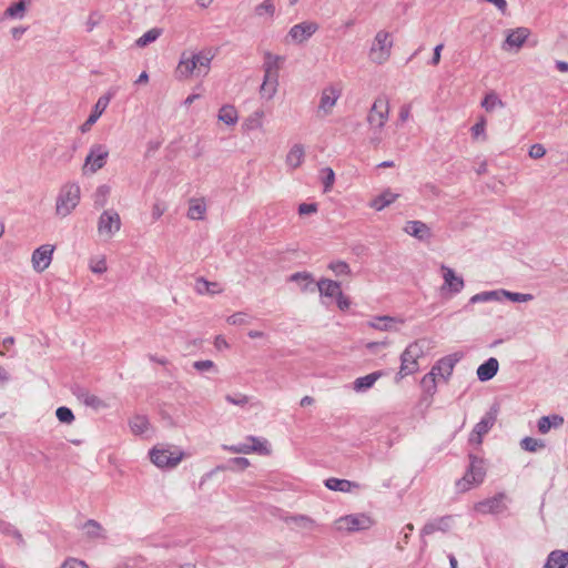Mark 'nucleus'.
Listing matches in <instances>:
<instances>
[{"instance_id":"nucleus-1","label":"nucleus","mask_w":568,"mask_h":568,"mask_svg":"<svg viewBox=\"0 0 568 568\" xmlns=\"http://www.w3.org/2000/svg\"><path fill=\"white\" fill-rule=\"evenodd\" d=\"M215 53L213 49L206 48L195 51H184L181 53L175 73L179 79H189L192 75L205 77L210 72L211 62Z\"/></svg>"},{"instance_id":"nucleus-2","label":"nucleus","mask_w":568,"mask_h":568,"mask_svg":"<svg viewBox=\"0 0 568 568\" xmlns=\"http://www.w3.org/2000/svg\"><path fill=\"white\" fill-rule=\"evenodd\" d=\"M389 101L386 97L375 99L367 113V123L371 132V143L378 145L382 142V131L389 118Z\"/></svg>"},{"instance_id":"nucleus-3","label":"nucleus","mask_w":568,"mask_h":568,"mask_svg":"<svg viewBox=\"0 0 568 568\" xmlns=\"http://www.w3.org/2000/svg\"><path fill=\"white\" fill-rule=\"evenodd\" d=\"M283 62L284 58L281 55L273 54L268 51L264 53V79L260 89L263 97L272 99L275 95L278 85V72Z\"/></svg>"},{"instance_id":"nucleus-4","label":"nucleus","mask_w":568,"mask_h":568,"mask_svg":"<svg viewBox=\"0 0 568 568\" xmlns=\"http://www.w3.org/2000/svg\"><path fill=\"white\" fill-rule=\"evenodd\" d=\"M81 197L80 185L75 182L63 184L55 200V214L60 217H67L79 205Z\"/></svg>"},{"instance_id":"nucleus-5","label":"nucleus","mask_w":568,"mask_h":568,"mask_svg":"<svg viewBox=\"0 0 568 568\" xmlns=\"http://www.w3.org/2000/svg\"><path fill=\"white\" fill-rule=\"evenodd\" d=\"M392 48L393 40L390 33L385 30L378 31L368 52L369 60L379 65L384 64L390 58Z\"/></svg>"},{"instance_id":"nucleus-6","label":"nucleus","mask_w":568,"mask_h":568,"mask_svg":"<svg viewBox=\"0 0 568 568\" xmlns=\"http://www.w3.org/2000/svg\"><path fill=\"white\" fill-rule=\"evenodd\" d=\"M183 457L184 453L179 448L155 446L150 450V459L159 468H174Z\"/></svg>"},{"instance_id":"nucleus-7","label":"nucleus","mask_w":568,"mask_h":568,"mask_svg":"<svg viewBox=\"0 0 568 568\" xmlns=\"http://www.w3.org/2000/svg\"><path fill=\"white\" fill-rule=\"evenodd\" d=\"M470 464L465 476L456 483L459 491H467L471 486L483 483L485 478V468L483 459H479L473 455L469 456Z\"/></svg>"},{"instance_id":"nucleus-8","label":"nucleus","mask_w":568,"mask_h":568,"mask_svg":"<svg viewBox=\"0 0 568 568\" xmlns=\"http://www.w3.org/2000/svg\"><path fill=\"white\" fill-rule=\"evenodd\" d=\"M343 88L339 83H329L321 91L320 103L317 105V115L327 116L333 112L338 99L342 95Z\"/></svg>"},{"instance_id":"nucleus-9","label":"nucleus","mask_w":568,"mask_h":568,"mask_svg":"<svg viewBox=\"0 0 568 568\" xmlns=\"http://www.w3.org/2000/svg\"><path fill=\"white\" fill-rule=\"evenodd\" d=\"M424 354V347L420 342L409 344L400 355L399 374L407 376L418 369V358Z\"/></svg>"},{"instance_id":"nucleus-10","label":"nucleus","mask_w":568,"mask_h":568,"mask_svg":"<svg viewBox=\"0 0 568 568\" xmlns=\"http://www.w3.org/2000/svg\"><path fill=\"white\" fill-rule=\"evenodd\" d=\"M109 158V150L103 144H93L88 155L85 156L83 164V173L87 172L95 173L106 164Z\"/></svg>"},{"instance_id":"nucleus-11","label":"nucleus","mask_w":568,"mask_h":568,"mask_svg":"<svg viewBox=\"0 0 568 568\" xmlns=\"http://www.w3.org/2000/svg\"><path fill=\"white\" fill-rule=\"evenodd\" d=\"M498 410L499 407L497 405L491 406V408L485 414V416L475 425L469 436L470 443L476 445L481 444L483 436L487 434L496 423Z\"/></svg>"},{"instance_id":"nucleus-12","label":"nucleus","mask_w":568,"mask_h":568,"mask_svg":"<svg viewBox=\"0 0 568 568\" xmlns=\"http://www.w3.org/2000/svg\"><path fill=\"white\" fill-rule=\"evenodd\" d=\"M121 229V219L116 211H104L98 222V231L101 235L111 239Z\"/></svg>"},{"instance_id":"nucleus-13","label":"nucleus","mask_w":568,"mask_h":568,"mask_svg":"<svg viewBox=\"0 0 568 568\" xmlns=\"http://www.w3.org/2000/svg\"><path fill=\"white\" fill-rule=\"evenodd\" d=\"M458 361L459 356L457 354H452L440 358L423 381L426 382L427 378H430V381L434 382L436 376L446 381L453 374L454 367Z\"/></svg>"},{"instance_id":"nucleus-14","label":"nucleus","mask_w":568,"mask_h":568,"mask_svg":"<svg viewBox=\"0 0 568 568\" xmlns=\"http://www.w3.org/2000/svg\"><path fill=\"white\" fill-rule=\"evenodd\" d=\"M372 525V520L368 516L359 514V515H348L341 517L336 520V527L338 530L345 531H358L368 529Z\"/></svg>"},{"instance_id":"nucleus-15","label":"nucleus","mask_w":568,"mask_h":568,"mask_svg":"<svg viewBox=\"0 0 568 568\" xmlns=\"http://www.w3.org/2000/svg\"><path fill=\"white\" fill-rule=\"evenodd\" d=\"M320 26L315 21H303L294 24L287 34V38L296 44L307 41L317 30Z\"/></svg>"},{"instance_id":"nucleus-16","label":"nucleus","mask_w":568,"mask_h":568,"mask_svg":"<svg viewBox=\"0 0 568 568\" xmlns=\"http://www.w3.org/2000/svg\"><path fill=\"white\" fill-rule=\"evenodd\" d=\"M53 252L54 246L51 244H43L36 248L31 257L33 270L38 273L45 271L52 262Z\"/></svg>"},{"instance_id":"nucleus-17","label":"nucleus","mask_w":568,"mask_h":568,"mask_svg":"<svg viewBox=\"0 0 568 568\" xmlns=\"http://www.w3.org/2000/svg\"><path fill=\"white\" fill-rule=\"evenodd\" d=\"M506 495L499 493L491 498H487L476 504L475 509L480 514H500L506 510L505 504Z\"/></svg>"},{"instance_id":"nucleus-18","label":"nucleus","mask_w":568,"mask_h":568,"mask_svg":"<svg viewBox=\"0 0 568 568\" xmlns=\"http://www.w3.org/2000/svg\"><path fill=\"white\" fill-rule=\"evenodd\" d=\"M444 285L442 290L448 288L452 294H458L463 291L465 282L462 276L456 275L455 271L446 265H442Z\"/></svg>"},{"instance_id":"nucleus-19","label":"nucleus","mask_w":568,"mask_h":568,"mask_svg":"<svg viewBox=\"0 0 568 568\" xmlns=\"http://www.w3.org/2000/svg\"><path fill=\"white\" fill-rule=\"evenodd\" d=\"M112 98H113V93L108 92L106 94H104L98 99L91 114L89 115L87 121L81 125L82 132H87L88 130H90V128L98 121V119L102 115V113L108 108Z\"/></svg>"},{"instance_id":"nucleus-20","label":"nucleus","mask_w":568,"mask_h":568,"mask_svg":"<svg viewBox=\"0 0 568 568\" xmlns=\"http://www.w3.org/2000/svg\"><path fill=\"white\" fill-rule=\"evenodd\" d=\"M404 231L419 241H429L433 236L429 226L422 221H408Z\"/></svg>"},{"instance_id":"nucleus-21","label":"nucleus","mask_w":568,"mask_h":568,"mask_svg":"<svg viewBox=\"0 0 568 568\" xmlns=\"http://www.w3.org/2000/svg\"><path fill=\"white\" fill-rule=\"evenodd\" d=\"M452 516H444L432 521H428L424 525L420 530V536L425 537L432 535L436 531L446 532L450 528Z\"/></svg>"},{"instance_id":"nucleus-22","label":"nucleus","mask_w":568,"mask_h":568,"mask_svg":"<svg viewBox=\"0 0 568 568\" xmlns=\"http://www.w3.org/2000/svg\"><path fill=\"white\" fill-rule=\"evenodd\" d=\"M321 296L336 298L342 293L341 284L328 278H321L317 283Z\"/></svg>"},{"instance_id":"nucleus-23","label":"nucleus","mask_w":568,"mask_h":568,"mask_svg":"<svg viewBox=\"0 0 568 568\" xmlns=\"http://www.w3.org/2000/svg\"><path fill=\"white\" fill-rule=\"evenodd\" d=\"M499 364L495 357L488 358L484 364L477 368V377L480 382L491 379L498 372Z\"/></svg>"},{"instance_id":"nucleus-24","label":"nucleus","mask_w":568,"mask_h":568,"mask_svg":"<svg viewBox=\"0 0 568 568\" xmlns=\"http://www.w3.org/2000/svg\"><path fill=\"white\" fill-rule=\"evenodd\" d=\"M305 158V149L302 144H294L286 154L285 163L291 169H297L302 165Z\"/></svg>"},{"instance_id":"nucleus-25","label":"nucleus","mask_w":568,"mask_h":568,"mask_svg":"<svg viewBox=\"0 0 568 568\" xmlns=\"http://www.w3.org/2000/svg\"><path fill=\"white\" fill-rule=\"evenodd\" d=\"M544 568H568V551L552 550L548 555Z\"/></svg>"},{"instance_id":"nucleus-26","label":"nucleus","mask_w":568,"mask_h":568,"mask_svg":"<svg viewBox=\"0 0 568 568\" xmlns=\"http://www.w3.org/2000/svg\"><path fill=\"white\" fill-rule=\"evenodd\" d=\"M383 375L382 372H373L368 375L358 377L353 383V389L357 393L365 392L374 386L376 381Z\"/></svg>"},{"instance_id":"nucleus-27","label":"nucleus","mask_w":568,"mask_h":568,"mask_svg":"<svg viewBox=\"0 0 568 568\" xmlns=\"http://www.w3.org/2000/svg\"><path fill=\"white\" fill-rule=\"evenodd\" d=\"M528 37L529 30L527 28H517L515 30L509 31L505 40V44L508 47L520 48Z\"/></svg>"},{"instance_id":"nucleus-28","label":"nucleus","mask_w":568,"mask_h":568,"mask_svg":"<svg viewBox=\"0 0 568 568\" xmlns=\"http://www.w3.org/2000/svg\"><path fill=\"white\" fill-rule=\"evenodd\" d=\"M325 486L334 491H343L349 493L353 488H358L359 485L357 483L347 480V479H338L331 477L325 480Z\"/></svg>"},{"instance_id":"nucleus-29","label":"nucleus","mask_w":568,"mask_h":568,"mask_svg":"<svg viewBox=\"0 0 568 568\" xmlns=\"http://www.w3.org/2000/svg\"><path fill=\"white\" fill-rule=\"evenodd\" d=\"M564 424V418L559 415L542 416L539 418L537 427L540 434H547L552 427L558 428Z\"/></svg>"},{"instance_id":"nucleus-30","label":"nucleus","mask_w":568,"mask_h":568,"mask_svg":"<svg viewBox=\"0 0 568 568\" xmlns=\"http://www.w3.org/2000/svg\"><path fill=\"white\" fill-rule=\"evenodd\" d=\"M403 323L402 320H397L392 316H377L373 321L368 322V326L378 331H393L396 329L394 324Z\"/></svg>"},{"instance_id":"nucleus-31","label":"nucleus","mask_w":568,"mask_h":568,"mask_svg":"<svg viewBox=\"0 0 568 568\" xmlns=\"http://www.w3.org/2000/svg\"><path fill=\"white\" fill-rule=\"evenodd\" d=\"M217 119L226 125H234L239 121V113L234 105L225 104L219 110Z\"/></svg>"},{"instance_id":"nucleus-32","label":"nucleus","mask_w":568,"mask_h":568,"mask_svg":"<svg viewBox=\"0 0 568 568\" xmlns=\"http://www.w3.org/2000/svg\"><path fill=\"white\" fill-rule=\"evenodd\" d=\"M224 448L234 454H251L258 453L261 455H268L271 449H265L264 446L260 447H251L247 443H241L232 446H224Z\"/></svg>"},{"instance_id":"nucleus-33","label":"nucleus","mask_w":568,"mask_h":568,"mask_svg":"<svg viewBox=\"0 0 568 568\" xmlns=\"http://www.w3.org/2000/svg\"><path fill=\"white\" fill-rule=\"evenodd\" d=\"M82 529L84 530L87 537L91 539H104V529L103 527L94 519H89L82 525Z\"/></svg>"},{"instance_id":"nucleus-34","label":"nucleus","mask_w":568,"mask_h":568,"mask_svg":"<svg viewBox=\"0 0 568 568\" xmlns=\"http://www.w3.org/2000/svg\"><path fill=\"white\" fill-rule=\"evenodd\" d=\"M264 111L256 110L250 114L243 122L242 126L245 131H255L263 128Z\"/></svg>"},{"instance_id":"nucleus-35","label":"nucleus","mask_w":568,"mask_h":568,"mask_svg":"<svg viewBox=\"0 0 568 568\" xmlns=\"http://www.w3.org/2000/svg\"><path fill=\"white\" fill-rule=\"evenodd\" d=\"M206 205L201 199H192L187 210V216L191 220H203L205 217Z\"/></svg>"},{"instance_id":"nucleus-36","label":"nucleus","mask_w":568,"mask_h":568,"mask_svg":"<svg viewBox=\"0 0 568 568\" xmlns=\"http://www.w3.org/2000/svg\"><path fill=\"white\" fill-rule=\"evenodd\" d=\"M27 10V0H19L16 3L10 4L4 13L3 17L8 19H22L26 14Z\"/></svg>"},{"instance_id":"nucleus-37","label":"nucleus","mask_w":568,"mask_h":568,"mask_svg":"<svg viewBox=\"0 0 568 568\" xmlns=\"http://www.w3.org/2000/svg\"><path fill=\"white\" fill-rule=\"evenodd\" d=\"M254 13L256 17L272 20L275 14V4L272 0H264L254 8Z\"/></svg>"},{"instance_id":"nucleus-38","label":"nucleus","mask_w":568,"mask_h":568,"mask_svg":"<svg viewBox=\"0 0 568 568\" xmlns=\"http://www.w3.org/2000/svg\"><path fill=\"white\" fill-rule=\"evenodd\" d=\"M285 521L287 524H294L297 528L304 530H313L316 526L315 521L305 515L291 516L287 517Z\"/></svg>"},{"instance_id":"nucleus-39","label":"nucleus","mask_w":568,"mask_h":568,"mask_svg":"<svg viewBox=\"0 0 568 568\" xmlns=\"http://www.w3.org/2000/svg\"><path fill=\"white\" fill-rule=\"evenodd\" d=\"M290 281L297 283L303 292H307L314 283L313 275L307 272H296L290 276Z\"/></svg>"},{"instance_id":"nucleus-40","label":"nucleus","mask_w":568,"mask_h":568,"mask_svg":"<svg viewBox=\"0 0 568 568\" xmlns=\"http://www.w3.org/2000/svg\"><path fill=\"white\" fill-rule=\"evenodd\" d=\"M396 197L397 195L389 191L384 192L371 202V207L375 209L376 211H382L383 209L392 204L396 200Z\"/></svg>"},{"instance_id":"nucleus-41","label":"nucleus","mask_w":568,"mask_h":568,"mask_svg":"<svg viewBox=\"0 0 568 568\" xmlns=\"http://www.w3.org/2000/svg\"><path fill=\"white\" fill-rule=\"evenodd\" d=\"M481 106L487 111L491 112L498 108H504L505 103L503 100L494 92H489L485 95L481 101Z\"/></svg>"},{"instance_id":"nucleus-42","label":"nucleus","mask_w":568,"mask_h":568,"mask_svg":"<svg viewBox=\"0 0 568 568\" xmlns=\"http://www.w3.org/2000/svg\"><path fill=\"white\" fill-rule=\"evenodd\" d=\"M77 396L84 405L95 409L104 406L103 402L98 396L90 394L87 390L81 389L79 393H77Z\"/></svg>"},{"instance_id":"nucleus-43","label":"nucleus","mask_w":568,"mask_h":568,"mask_svg":"<svg viewBox=\"0 0 568 568\" xmlns=\"http://www.w3.org/2000/svg\"><path fill=\"white\" fill-rule=\"evenodd\" d=\"M162 34V30L159 28H152L148 30L143 36H141L136 41L135 44L140 48H144L149 45L150 43L158 40V38Z\"/></svg>"},{"instance_id":"nucleus-44","label":"nucleus","mask_w":568,"mask_h":568,"mask_svg":"<svg viewBox=\"0 0 568 568\" xmlns=\"http://www.w3.org/2000/svg\"><path fill=\"white\" fill-rule=\"evenodd\" d=\"M499 300H500V292L487 291V292H480V293L473 295L469 300V303L476 304V303H484V302L499 301Z\"/></svg>"},{"instance_id":"nucleus-45","label":"nucleus","mask_w":568,"mask_h":568,"mask_svg":"<svg viewBox=\"0 0 568 568\" xmlns=\"http://www.w3.org/2000/svg\"><path fill=\"white\" fill-rule=\"evenodd\" d=\"M520 447L526 452L535 453L542 449L545 447V443L541 439L525 437L520 440Z\"/></svg>"},{"instance_id":"nucleus-46","label":"nucleus","mask_w":568,"mask_h":568,"mask_svg":"<svg viewBox=\"0 0 568 568\" xmlns=\"http://www.w3.org/2000/svg\"><path fill=\"white\" fill-rule=\"evenodd\" d=\"M148 426H149V420L144 416H134L130 420L131 430L136 435L143 434L148 429Z\"/></svg>"},{"instance_id":"nucleus-47","label":"nucleus","mask_w":568,"mask_h":568,"mask_svg":"<svg viewBox=\"0 0 568 568\" xmlns=\"http://www.w3.org/2000/svg\"><path fill=\"white\" fill-rule=\"evenodd\" d=\"M498 292H500V296H505L506 298L515 303L529 302L534 298L531 294L515 293L506 290H498Z\"/></svg>"},{"instance_id":"nucleus-48","label":"nucleus","mask_w":568,"mask_h":568,"mask_svg":"<svg viewBox=\"0 0 568 568\" xmlns=\"http://www.w3.org/2000/svg\"><path fill=\"white\" fill-rule=\"evenodd\" d=\"M328 268L336 275H351L352 271L349 265L344 261H333L328 264Z\"/></svg>"},{"instance_id":"nucleus-49","label":"nucleus","mask_w":568,"mask_h":568,"mask_svg":"<svg viewBox=\"0 0 568 568\" xmlns=\"http://www.w3.org/2000/svg\"><path fill=\"white\" fill-rule=\"evenodd\" d=\"M217 284L213 282H209L204 277H199L195 283V291L199 294H205V293H212L214 294L215 291L212 287H215Z\"/></svg>"},{"instance_id":"nucleus-50","label":"nucleus","mask_w":568,"mask_h":568,"mask_svg":"<svg viewBox=\"0 0 568 568\" xmlns=\"http://www.w3.org/2000/svg\"><path fill=\"white\" fill-rule=\"evenodd\" d=\"M110 193V187L108 185H101L97 189L94 194V204L97 206H104L106 203V197Z\"/></svg>"},{"instance_id":"nucleus-51","label":"nucleus","mask_w":568,"mask_h":568,"mask_svg":"<svg viewBox=\"0 0 568 568\" xmlns=\"http://www.w3.org/2000/svg\"><path fill=\"white\" fill-rule=\"evenodd\" d=\"M55 416L61 423L71 424L74 420L72 410L65 406H61L55 410Z\"/></svg>"},{"instance_id":"nucleus-52","label":"nucleus","mask_w":568,"mask_h":568,"mask_svg":"<svg viewBox=\"0 0 568 568\" xmlns=\"http://www.w3.org/2000/svg\"><path fill=\"white\" fill-rule=\"evenodd\" d=\"M225 400L230 404L244 407L245 405H247L250 403V397L247 395H244L241 393H237L234 395L227 394L225 396Z\"/></svg>"},{"instance_id":"nucleus-53","label":"nucleus","mask_w":568,"mask_h":568,"mask_svg":"<svg viewBox=\"0 0 568 568\" xmlns=\"http://www.w3.org/2000/svg\"><path fill=\"white\" fill-rule=\"evenodd\" d=\"M486 119L481 116L473 126H471V135L474 139H478L479 136H483L484 140H486Z\"/></svg>"},{"instance_id":"nucleus-54","label":"nucleus","mask_w":568,"mask_h":568,"mask_svg":"<svg viewBox=\"0 0 568 568\" xmlns=\"http://www.w3.org/2000/svg\"><path fill=\"white\" fill-rule=\"evenodd\" d=\"M193 367L200 373L210 372V371L216 372V366H215L214 362L211 359L196 361L193 363Z\"/></svg>"},{"instance_id":"nucleus-55","label":"nucleus","mask_w":568,"mask_h":568,"mask_svg":"<svg viewBox=\"0 0 568 568\" xmlns=\"http://www.w3.org/2000/svg\"><path fill=\"white\" fill-rule=\"evenodd\" d=\"M322 173L324 174L323 184H324V191L326 192V191L331 190V187L334 184L335 173L331 168L323 169Z\"/></svg>"},{"instance_id":"nucleus-56","label":"nucleus","mask_w":568,"mask_h":568,"mask_svg":"<svg viewBox=\"0 0 568 568\" xmlns=\"http://www.w3.org/2000/svg\"><path fill=\"white\" fill-rule=\"evenodd\" d=\"M102 19H103V16L100 12H98V11L91 12L85 22L87 31L91 32L102 21Z\"/></svg>"},{"instance_id":"nucleus-57","label":"nucleus","mask_w":568,"mask_h":568,"mask_svg":"<svg viewBox=\"0 0 568 568\" xmlns=\"http://www.w3.org/2000/svg\"><path fill=\"white\" fill-rule=\"evenodd\" d=\"M226 321L230 325H243L247 323V314L237 312L229 316Z\"/></svg>"},{"instance_id":"nucleus-58","label":"nucleus","mask_w":568,"mask_h":568,"mask_svg":"<svg viewBox=\"0 0 568 568\" xmlns=\"http://www.w3.org/2000/svg\"><path fill=\"white\" fill-rule=\"evenodd\" d=\"M546 154V149L542 144H532L529 149V156L531 159H541Z\"/></svg>"},{"instance_id":"nucleus-59","label":"nucleus","mask_w":568,"mask_h":568,"mask_svg":"<svg viewBox=\"0 0 568 568\" xmlns=\"http://www.w3.org/2000/svg\"><path fill=\"white\" fill-rule=\"evenodd\" d=\"M316 212H317L316 203H302L298 205V214L300 215H307V214H313Z\"/></svg>"},{"instance_id":"nucleus-60","label":"nucleus","mask_w":568,"mask_h":568,"mask_svg":"<svg viewBox=\"0 0 568 568\" xmlns=\"http://www.w3.org/2000/svg\"><path fill=\"white\" fill-rule=\"evenodd\" d=\"M90 268L93 273L102 274L106 271V262L105 258H100L95 262H91Z\"/></svg>"},{"instance_id":"nucleus-61","label":"nucleus","mask_w":568,"mask_h":568,"mask_svg":"<svg viewBox=\"0 0 568 568\" xmlns=\"http://www.w3.org/2000/svg\"><path fill=\"white\" fill-rule=\"evenodd\" d=\"M61 568H89V567L81 560L70 558V559H67L62 564Z\"/></svg>"},{"instance_id":"nucleus-62","label":"nucleus","mask_w":568,"mask_h":568,"mask_svg":"<svg viewBox=\"0 0 568 568\" xmlns=\"http://www.w3.org/2000/svg\"><path fill=\"white\" fill-rule=\"evenodd\" d=\"M230 463L233 466H235V467H237L239 469H242V470L250 466V462L245 457H234V458L230 459Z\"/></svg>"},{"instance_id":"nucleus-63","label":"nucleus","mask_w":568,"mask_h":568,"mask_svg":"<svg viewBox=\"0 0 568 568\" xmlns=\"http://www.w3.org/2000/svg\"><path fill=\"white\" fill-rule=\"evenodd\" d=\"M165 212V205L160 203V202H156L153 204L152 206V217L153 220H159L163 213Z\"/></svg>"},{"instance_id":"nucleus-64","label":"nucleus","mask_w":568,"mask_h":568,"mask_svg":"<svg viewBox=\"0 0 568 568\" xmlns=\"http://www.w3.org/2000/svg\"><path fill=\"white\" fill-rule=\"evenodd\" d=\"M336 302H337L338 308L342 310V311L348 310V307L351 306L349 298L347 296H345L343 294V292L341 293V295H338L336 297Z\"/></svg>"}]
</instances>
